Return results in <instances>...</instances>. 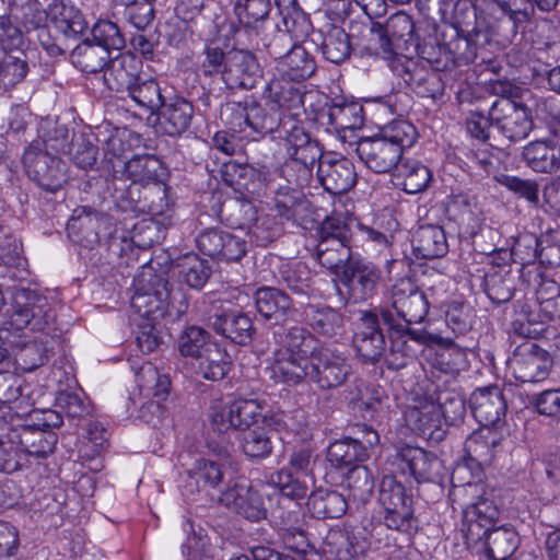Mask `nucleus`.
<instances>
[{
    "label": "nucleus",
    "instance_id": "59",
    "mask_svg": "<svg viewBox=\"0 0 560 560\" xmlns=\"http://www.w3.org/2000/svg\"><path fill=\"white\" fill-rule=\"evenodd\" d=\"M240 443L244 455L253 459L267 458L273 448L271 431L260 427L245 431Z\"/></svg>",
    "mask_w": 560,
    "mask_h": 560
},
{
    "label": "nucleus",
    "instance_id": "51",
    "mask_svg": "<svg viewBox=\"0 0 560 560\" xmlns=\"http://www.w3.org/2000/svg\"><path fill=\"white\" fill-rule=\"evenodd\" d=\"M183 281L191 289L200 290L211 277L212 269L208 260L196 254H186L176 262Z\"/></svg>",
    "mask_w": 560,
    "mask_h": 560
},
{
    "label": "nucleus",
    "instance_id": "14",
    "mask_svg": "<svg viewBox=\"0 0 560 560\" xmlns=\"http://www.w3.org/2000/svg\"><path fill=\"white\" fill-rule=\"evenodd\" d=\"M381 325V316L375 310L361 314L352 342L364 363L374 364L385 354L386 341Z\"/></svg>",
    "mask_w": 560,
    "mask_h": 560
},
{
    "label": "nucleus",
    "instance_id": "12",
    "mask_svg": "<svg viewBox=\"0 0 560 560\" xmlns=\"http://www.w3.org/2000/svg\"><path fill=\"white\" fill-rule=\"evenodd\" d=\"M137 383L145 395L156 398L144 402L140 409L138 417L143 422L158 427L164 418V407L161 400L168 395L171 380L167 374H161L156 366L147 362L141 365L136 374Z\"/></svg>",
    "mask_w": 560,
    "mask_h": 560
},
{
    "label": "nucleus",
    "instance_id": "44",
    "mask_svg": "<svg viewBox=\"0 0 560 560\" xmlns=\"http://www.w3.org/2000/svg\"><path fill=\"white\" fill-rule=\"evenodd\" d=\"M395 177L401 179L398 183L402 190L413 195L424 191L432 180V173L428 166L417 160H401L395 171Z\"/></svg>",
    "mask_w": 560,
    "mask_h": 560
},
{
    "label": "nucleus",
    "instance_id": "5",
    "mask_svg": "<svg viewBox=\"0 0 560 560\" xmlns=\"http://www.w3.org/2000/svg\"><path fill=\"white\" fill-rule=\"evenodd\" d=\"M275 4L285 30L276 27L271 34H262L259 44L278 65L298 40L308 36L313 25L298 0H275Z\"/></svg>",
    "mask_w": 560,
    "mask_h": 560
},
{
    "label": "nucleus",
    "instance_id": "40",
    "mask_svg": "<svg viewBox=\"0 0 560 560\" xmlns=\"http://www.w3.org/2000/svg\"><path fill=\"white\" fill-rule=\"evenodd\" d=\"M482 540L489 560H510L518 547L516 532L506 525L491 528Z\"/></svg>",
    "mask_w": 560,
    "mask_h": 560
},
{
    "label": "nucleus",
    "instance_id": "63",
    "mask_svg": "<svg viewBox=\"0 0 560 560\" xmlns=\"http://www.w3.org/2000/svg\"><path fill=\"white\" fill-rule=\"evenodd\" d=\"M347 487L349 497L359 503H366L374 489V477L370 469L363 465H354L347 474Z\"/></svg>",
    "mask_w": 560,
    "mask_h": 560
},
{
    "label": "nucleus",
    "instance_id": "34",
    "mask_svg": "<svg viewBox=\"0 0 560 560\" xmlns=\"http://www.w3.org/2000/svg\"><path fill=\"white\" fill-rule=\"evenodd\" d=\"M347 508V500L336 490L318 488L307 498V509L318 520L341 517Z\"/></svg>",
    "mask_w": 560,
    "mask_h": 560
},
{
    "label": "nucleus",
    "instance_id": "23",
    "mask_svg": "<svg viewBox=\"0 0 560 560\" xmlns=\"http://www.w3.org/2000/svg\"><path fill=\"white\" fill-rule=\"evenodd\" d=\"M158 112V126L170 137H179L191 126L194 105L183 96L175 95L165 100Z\"/></svg>",
    "mask_w": 560,
    "mask_h": 560
},
{
    "label": "nucleus",
    "instance_id": "46",
    "mask_svg": "<svg viewBox=\"0 0 560 560\" xmlns=\"http://www.w3.org/2000/svg\"><path fill=\"white\" fill-rule=\"evenodd\" d=\"M72 63L86 73H97L109 63V52L90 38L75 46L71 52Z\"/></svg>",
    "mask_w": 560,
    "mask_h": 560
},
{
    "label": "nucleus",
    "instance_id": "8",
    "mask_svg": "<svg viewBox=\"0 0 560 560\" xmlns=\"http://www.w3.org/2000/svg\"><path fill=\"white\" fill-rule=\"evenodd\" d=\"M350 374L351 365L345 357L329 349L319 348L311 353L310 361L298 376L296 385L308 382L320 389H332L343 385Z\"/></svg>",
    "mask_w": 560,
    "mask_h": 560
},
{
    "label": "nucleus",
    "instance_id": "17",
    "mask_svg": "<svg viewBox=\"0 0 560 560\" xmlns=\"http://www.w3.org/2000/svg\"><path fill=\"white\" fill-rule=\"evenodd\" d=\"M262 70L256 56L244 49L228 51L225 68H223V82L230 90H250L261 78Z\"/></svg>",
    "mask_w": 560,
    "mask_h": 560
},
{
    "label": "nucleus",
    "instance_id": "28",
    "mask_svg": "<svg viewBox=\"0 0 560 560\" xmlns=\"http://www.w3.org/2000/svg\"><path fill=\"white\" fill-rule=\"evenodd\" d=\"M13 441L25 455V464H28V457L44 458L52 453L57 434L51 430L34 429V425L22 424L10 429Z\"/></svg>",
    "mask_w": 560,
    "mask_h": 560
},
{
    "label": "nucleus",
    "instance_id": "2",
    "mask_svg": "<svg viewBox=\"0 0 560 560\" xmlns=\"http://www.w3.org/2000/svg\"><path fill=\"white\" fill-rule=\"evenodd\" d=\"M56 314L48 299L28 289L18 290L13 296L12 313L0 328V362L8 358L19 341L13 331L30 330L50 335Z\"/></svg>",
    "mask_w": 560,
    "mask_h": 560
},
{
    "label": "nucleus",
    "instance_id": "50",
    "mask_svg": "<svg viewBox=\"0 0 560 560\" xmlns=\"http://www.w3.org/2000/svg\"><path fill=\"white\" fill-rule=\"evenodd\" d=\"M265 94L268 102L281 110L299 108L304 102V93L289 79L272 80Z\"/></svg>",
    "mask_w": 560,
    "mask_h": 560
},
{
    "label": "nucleus",
    "instance_id": "52",
    "mask_svg": "<svg viewBox=\"0 0 560 560\" xmlns=\"http://www.w3.org/2000/svg\"><path fill=\"white\" fill-rule=\"evenodd\" d=\"M537 316L545 322L560 319V285L555 280L542 279L536 290Z\"/></svg>",
    "mask_w": 560,
    "mask_h": 560
},
{
    "label": "nucleus",
    "instance_id": "43",
    "mask_svg": "<svg viewBox=\"0 0 560 560\" xmlns=\"http://www.w3.org/2000/svg\"><path fill=\"white\" fill-rule=\"evenodd\" d=\"M279 70L290 81L311 78L316 71L314 57L299 43L278 63Z\"/></svg>",
    "mask_w": 560,
    "mask_h": 560
},
{
    "label": "nucleus",
    "instance_id": "64",
    "mask_svg": "<svg viewBox=\"0 0 560 560\" xmlns=\"http://www.w3.org/2000/svg\"><path fill=\"white\" fill-rule=\"evenodd\" d=\"M271 8V0H236L234 13L242 26L256 28L268 19Z\"/></svg>",
    "mask_w": 560,
    "mask_h": 560
},
{
    "label": "nucleus",
    "instance_id": "3",
    "mask_svg": "<svg viewBox=\"0 0 560 560\" xmlns=\"http://www.w3.org/2000/svg\"><path fill=\"white\" fill-rule=\"evenodd\" d=\"M280 148L284 151L285 162L282 168L288 183L298 187L306 185L315 164L325 155L318 140L311 137L299 119L289 120L280 129Z\"/></svg>",
    "mask_w": 560,
    "mask_h": 560
},
{
    "label": "nucleus",
    "instance_id": "42",
    "mask_svg": "<svg viewBox=\"0 0 560 560\" xmlns=\"http://www.w3.org/2000/svg\"><path fill=\"white\" fill-rule=\"evenodd\" d=\"M28 72V59L24 50L1 52L0 91H11L25 80Z\"/></svg>",
    "mask_w": 560,
    "mask_h": 560
},
{
    "label": "nucleus",
    "instance_id": "7",
    "mask_svg": "<svg viewBox=\"0 0 560 560\" xmlns=\"http://www.w3.org/2000/svg\"><path fill=\"white\" fill-rule=\"evenodd\" d=\"M490 119L508 145L527 138L534 127L529 108L512 96L501 95L492 103Z\"/></svg>",
    "mask_w": 560,
    "mask_h": 560
},
{
    "label": "nucleus",
    "instance_id": "1",
    "mask_svg": "<svg viewBox=\"0 0 560 560\" xmlns=\"http://www.w3.org/2000/svg\"><path fill=\"white\" fill-rule=\"evenodd\" d=\"M430 303L425 293L408 277L400 278L390 287L386 301L375 311L380 314L389 340L385 354L387 369L399 371L413 362L417 346L427 345L432 336L413 325L424 322Z\"/></svg>",
    "mask_w": 560,
    "mask_h": 560
},
{
    "label": "nucleus",
    "instance_id": "55",
    "mask_svg": "<svg viewBox=\"0 0 560 560\" xmlns=\"http://www.w3.org/2000/svg\"><path fill=\"white\" fill-rule=\"evenodd\" d=\"M9 15L21 23L26 32L40 28L47 21V12L37 0H11Z\"/></svg>",
    "mask_w": 560,
    "mask_h": 560
},
{
    "label": "nucleus",
    "instance_id": "9",
    "mask_svg": "<svg viewBox=\"0 0 560 560\" xmlns=\"http://www.w3.org/2000/svg\"><path fill=\"white\" fill-rule=\"evenodd\" d=\"M339 280L340 293L348 303H362L377 293L382 280V270L377 265L364 258H355L342 267Z\"/></svg>",
    "mask_w": 560,
    "mask_h": 560
},
{
    "label": "nucleus",
    "instance_id": "41",
    "mask_svg": "<svg viewBox=\"0 0 560 560\" xmlns=\"http://www.w3.org/2000/svg\"><path fill=\"white\" fill-rule=\"evenodd\" d=\"M124 163L126 173L135 183L155 185L165 176L163 162L153 154L133 155Z\"/></svg>",
    "mask_w": 560,
    "mask_h": 560
},
{
    "label": "nucleus",
    "instance_id": "27",
    "mask_svg": "<svg viewBox=\"0 0 560 560\" xmlns=\"http://www.w3.org/2000/svg\"><path fill=\"white\" fill-rule=\"evenodd\" d=\"M394 463L402 474H409L418 482L434 481L440 462L420 447L405 446L395 455Z\"/></svg>",
    "mask_w": 560,
    "mask_h": 560
},
{
    "label": "nucleus",
    "instance_id": "48",
    "mask_svg": "<svg viewBox=\"0 0 560 560\" xmlns=\"http://www.w3.org/2000/svg\"><path fill=\"white\" fill-rule=\"evenodd\" d=\"M304 314L307 325L324 337L336 336L342 327L341 314L329 306L308 304Z\"/></svg>",
    "mask_w": 560,
    "mask_h": 560
},
{
    "label": "nucleus",
    "instance_id": "19",
    "mask_svg": "<svg viewBox=\"0 0 560 560\" xmlns=\"http://www.w3.org/2000/svg\"><path fill=\"white\" fill-rule=\"evenodd\" d=\"M317 177L326 191L341 195L357 183L353 163L345 156L326 154L317 166Z\"/></svg>",
    "mask_w": 560,
    "mask_h": 560
},
{
    "label": "nucleus",
    "instance_id": "15",
    "mask_svg": "<svg viewBox=\"0 0 560 560\" xmlns=\"http://www.w3.org/2000/svg\"><path fill=\"white\" fill-rule=\"evenodd\" d=\"M24 161L30 178L46 192L56 194L68 182L66 163L49 152H28Z\"/></svg>",
    "mask_w": 560,
    "mask_h": 560
},
{
    "label": "nucleus",
    "instance_id": "54",
    "mask_svg": "<svg viewBox=\"0 0 560 560\" xmlns=\"http://www.w3.org/2000/svg\"><path fill=\"white\" fill-rule=\"evenodd\" d=\"M328 122L337 130H354L363 126V106L357 102L332 103L328 108Z\"/></svg>",
    "mask_w": 560,
    "mask_h": 560
},
{
    "label": "nucleus",
    "instance_id": "37",
    "mask_svg": "<svg viewBox=\"0 0 560 560\" xmlns=\"http://www.w3.org/2000/svg\"><path fill=\"white\" fill-rule=\"evenodd\" d=\"M369 458L368 447L359 440L345 438L332 442L327 448V460L335 468H351Z\"/></svg>",
    "mask_w": 560,
    "mask_h": 560
},
{
    "label": "nucleus",
    "instance_id": "29",
    "mask_svg": "<svg viewBox=\"0 0 560 560\" xmlns=\"http://www.w3.org/2000/svg\"><path fill=\"white\" fill-rule=\"evenodd\" d=\"M294 115L287 110H281L271 105L269 102L265 106L256 102L249 103V118L247 117L248 128L256 132L259 137L272 135L273 139L280 140V129H284V125L289 120H294Z\"/></svg>",
    "mask_w": 560,
    "mask_h": 560
},
{
    "label": "nucleus",
    "instance_id": "45",
    "mask_svg": "<svg viewBox=\"0 0 560 560\" xmlns=\"http://www.w3.org/2000/svg\"><path fill=\"white\" fill-rule=\"evenodd\" d=\"M351 247L352 242L320 240L317 241L316 257L323 267L339 275L345 265L355 259L352 258Z\"/></svg>",
    "mask_w": 560,
    "mask_h": 560
},
{
    "label": "nucleus",
    "instance_id": "31",
    "mask_svg": "<svg viewBox=\"0 0 560 560\" xmlns=\"http://www.w3.org/2000/svg\"><path fill=\"white\" fill-rule=\"evenodd\" d=\"M499 516L500 511L491 500L479 498L465 510L467 538L471 541L482 540L488 530L493 528Z\"/></svg>",
    "mask_w": 560,
    "mask_h": 560
},
{
    "label": "nucleus",
    "instance_id": "24",
    "mask_svg": "<svg viewBox=\"0 0 560 560\" xmlns=\"http://www.w3.org/2000/svg\"><path fill=\"white\" fill-rule=\"evenodd\" d=\"M210 326L217 334L240 346L248 345L256 334L252 317L236 310L212 315Z\"/></svg>",
    "mask_w": 560,
    "mask_h": 560
},
{
    "label": "nucleus",
    "instance_id": "57",
    "mask_svg": "<svg viewBox=\"0 0 560 560\" xmlns=\"http://www.w3.org/2000/svg\"><path fill=\"white\" fill-rule=\"evenodd\" d=\"M485 292L495 304L509 302L515 291L514 276L503 269H492L485 275Z\"/></svg>",
    "mask_w": 560,
    "mask_h": 560
},
{
    "label": "nucleus",
    "instance_id": "21",
    "mask_svg": "<svg viewBox=\"0 0 560 560\" xmlns=\"http://www.w3.org/2000/svg\"><path fill=\"white\" fill-rule=\"evenodd\" d=\"M475 419L482 427H495L506 413V401L498 386L477 388L469 399Z\"/></svg>",
    "mask_w": 560,
    "mask_h": 560
},
{
    "label": "nucleus",
    "instance_id": "35",
    "mask_svg": "<svg viewBox=\"0 0 560 560\" xmlns=\"http://www.w3.org/2000/svg\"><path fill=\"white\" fill-rule=\"evenodd\" d=\"M47 20L60 32L65 37H75L82 34L88 24L74 5L63 1L55 0L47 12Z\"/></svg>",
    "mask_w": 560,
    "mask_h": 560
},
{
    "label": "nucleus",
    "instance_id": "13",
    "mask_svg": "<svg viewBox=\"0 0 560 560\" xmlns=\"http://www.w3.org/2000/svg\"><path fill=\"white\" fill-rule=\"evenodd\" d=\"M476 209L475 198L464 192L453 194L446 203L445 214L450 221L458 225V235L460 237H472L475 247H479L483 254H489L495 250L494 245L481 248L479 238L491 236L494 232L489 228L477 232L478 218Z\"/></svg>",
    "mask_w": 560,
    "mask_h": 560
},
{
    "label": "nucleus",
    "instance_id": "49",
    "mask_svg": "<svg viewBox=\"0 0 560 560\" xmlns=\"http://www.w3.org/2000/svg\"><path fill=\"white\" fill-rule=\"evenodd\" d=\"M231 368L230 354L215 342L198 359V372L209 381H221Z\"/></svg>",
    "mask_w": 560,
    "mask_h": 560
},
{
    "label": "nucleus",
    "instance_id": "6",
    "mask_svg": "<svg viewBox=\"0 0 560 560\" xmlns=\"http://www.w3.org/2000/svg\"><path fill=\"white\" fill-rule=\"evenodd\" d=\"M145 265L147 261H143V270L136 280L130 305L141 319L161 320L167 313L168 281Z\"/></svg>",
    "mask_w": 560,
    "mask_h": 560
},
{
    "label": "nucleus",
    "instance_id": "26",
    "mask_svg": "<svg viewBox=\"0 0 560 560\" xmlns=\"http://www.w3.org/2000/svg\"><path fill=\"white\" fill-rule=\"evenodd\" d=\"M220 502L243 517L257 522L267 516L262 495L245 485H235L222 492Z\"/></svg>",
    "mask_w": 560,
    "mask_h": 560
},
{
    "label": "nucleus",
    "instance_id": "20",
    "mask_svg": "<svg viewBox=\"0 0 560 560\" xmlns=\"http://www.w3.org/2000/svg\"><path fill=\"white\" fill-rule=\"evenodd\" d=\"M254 301L260 317L272 325L283 326L296 314L292 299L279 288H258Z\"/></svg>",
    "mask_w": 560,
    "mask_h": 560
},
{
    "label": "nucleus",
    "instance_id": "62",
    "mask_svg": "<svg viewBox=\"0 0 560 560\" xmlns=\"http://www.w3.org/2000/svg\"><path fill=\"white\" fill-rule=\"evenodd\" d=\"M214 342L210 339V334L199 326L186 327L177 339V347L180 354L196 360Z\"/></svg>",
    "mask_w": 560,
    "mask_h": 560
},
{
    "label": "nucleus",
    "instance_id": "16",
    "mask_svg": "<svg viewBox=\"0 0 560 560\" xmlns=\"http://www.w3.org/2000/svg\"><path fill=\"white\" fill-rule=\"evenodd\" d=\"M407 425L417 434L435 443L441 442L445 434V422L439 412V406L427 395L417 399L416 404L405 412Z\"/></svg>",
    "mask_w": 560,
    "mask_h": 560
},
{
    "label": "nucleus",
    "instance_id": "25",
    "mask_svg": "<svg viewBox=\"0 0 560 560\" xmlns=\"http://www.w3.org/2000/svg\"><path fill=\"white\" fill-rule=\"evenodd\" d=\"M525 164L534 172L555 174L560 172V139L548 137L528 142L522 151Z\"/></svg>",
    "mask_w": 560,
    "mask_h": 560
},
{
    "label": "nucleus",
    "instance_id": "56",
    "mask_svg": "<svg viewBox=\"0 0 560 560\" xmlns=\"http://www.w3.org/2000/svg\"><path fill=\"white\" fill-rule=\"evenodd\" d=\"M413 48L417 55L427 61L435 72L453 69V57L447 45L440 44L436 38L429 37L423 42L416 40Z\"/></svg>",
    "mask_w": 560,
    "mask_h": 560
},
{
    "label": "nucleus",
    "instance_id": "10",
    "mask_svg": "<svg viewBox=\"0 0 560 560\" xmlns=\"http://www.w3.org/2000/svg\"><path fill=\"white\" fill-rule=\"evenodd\" d=\"M552 364L550 353L533 339H526L520 343L506 362L514 378L522 383H537L546 380Z\"/></svg>",
    "mask_w": 560,
    "mask_h": 560
},
{
    "label": "nucleus",
    "instance_id": "36",
    "mask_svg": "<svg viewBox=\"0 0 560 560\" xmlns=\"http://www.w3.org/2000/svg\"><path fill=\"white\" fill-rule=\"evenodd\" d=\"M310 203L298 191L283 189L275 197L273 217L279 218L281 224L287 222L292 226L305 228V212Z\"/></svg>",
    "mask_w": 560,
    "mask_h": 560
},
{
    "label": "nucleus",
    "instance_id": "61",
    "mask_svg": "<svg viewBox=\"0 0 560 560\" xmlns=\"http://www.w3.org/2000/svg\"><path fill=\"white\" fill-rule=\"evenodd\" d=\"M311 280V271L306 265L302 262H284L279 268V283L295 294H308Z\"/></svg>",
    "mask_w": 560,
    "mask_h": 560
},
{
    "label": "nucleus",
    "instance_id": "39",
    "mask_svg": "<svg viewBox=\"0 0 560 560\" xmlns=\"http://www.w3.org/2000/svg\"><path fill=\"white\" fill-rule=\"evenodd\" d=\"M224 465L212 459L201 458L195 462L188 470V480L185 488L192 493L194 490L217 489L223 483Z\"/></svg>",
    "mask_w": 560,
    "mask_h": 560
},
{
    "label": "nucleus",
    "instance_id": "38",
    "mask_svg": "<svg viewBox=\"0 0 560 560\" xmlns=\"http://www.w3.org/2000/svg\"><path fill=\"white\" fill-rule=\"evenodd\" d=\"M452 22L458 34L477 35L482 37V43L489 40L488 26L478 18L477 8L471 0H457L453 3Z\"/></svg>",
    "mask_w": 560,
    "mask_h": 560
},
{
    "label": "nucleus",
    "instance_id": "22",
    "mask_svg": "<svg viewBox=\"0 0 560 560\" xmlns=\"http://www.w3.org/2000/svg\"><path fill=\"white\" fill-rule=\"evenodd\" d=\"M427 395L439 406V412L445 428L458 425L464 421L466 415V402L464 397L455 389L446 385L441 377L430 381L427 384Z\"/></svg>",
    "mask_w": 560,
    "mask_h": 560
},
{
    "label": "nucleus",
    "instance_id": "33",
    "mask_svg": "<svg viewBox=\"0 0 560 560\" xmlns=\"http://www.w3.org/2000/svg\"><path fill=\"white\" fill-rule=\"evenodd\" d=\"M225 180L252 196H261L268 180L269 172L266 167L256 168L250 165L236 163L224 164Z\"/></svg>",
    "mask_w": 560,
    "mask_h": 560
},
{
    "label": "nucleus",
    "instance_id": "53",
    "mask_svg": "<svg viewBox=\"0 0 560 560\" xmlns=\"http://www.w3.org/2000/svg\"><path fill=\"white\" fill-rule=\"evenodd\" d=\"M166 219L165 217L163 219L150 217L136 223L131 236L137 247L145 250L155 244H160L165 238L171 225L170 222H166Z\"/></svg>",
    "mask_w": 560,
    "mask_h": 560
},
{
    "label": "nucleus",
    "instance_id": "4",
    "mask_svg": "<svg viewBox=\"0 0 560 560\" xmlns=\"http://www.w3.org/2000/svg\"><path fill=\"white\" fill-rule=\"evenodd\" d=\"M278 348L272 353L271 373L275 381L296 386L298 376L310 361L314 338L303 327L292 326L282 332L275 331Z\"/></svg>",
    "mask_w": 560,
    "mask_h": 560
},
{
    "label": "nucleus",
    "instance_id": "30",
    "mask_svg": "<svg viewBox=\"0 0 560 560\" xmlns=\"http://www.w3.org/2000/svg\"><path fill=\"white\" fill-rule=\"evenodd\" d=\"M412 252L417 258L435 259L448 253L444 229L436 224L420 225L412 234Z\"/></svg>",
    "mask_w": 560,
    "mask_h": 560
},
{
    "label": "nucleus",
    "instance_id": "58",
    "mask_svg": "<svg viewBox=\"0 0 560 560\" xmlns=\"http://www.w3.org/2000/svg\"><path fill=\"white\" fill-rule=\"evenodd\" d=\"M126 93L139 106L144 107L152 113L158 110L165 101L159 83L154 79L142 74Z\"/></svg>",
    "mask_w": 560,
    "mask_h": 560
},
{
    "label": "nucleus",
    "instance_id": "18",
    "mask_svg": "<svg viewBox=\"0 0 560 560\" xmlns=\"http://www.w3.org/2000/svg\"><path fill=\"white\" fill-rule=\"evenodd\" d=\"M355 151L365 166L376 174L396 171L402 160L398 147L386 142L378 135L361 138L357 143Z\"/></svg>",
    "mask_w": 560,
    "mask_h": 560
},
{
    "label": "nucleus",
    "instance_id": "47",
    "mask_svg": "<svg viewBox=\"0 0 560 560\" xmlns=\"http://www.w3.org/2000/svg\"><path fill=\"white\" fill-rule=\"evenodd\" d=\"M319 48L324 58L336 65L349 59L352 51L349 35L337 25H329L322 32Z\"/></svg>",
    "mask_w": 560,
    "mask_h": 560
},
{
    "label": "nucleus",
    "instance_id": "32",
    "mask_svg": "<svg viewBox=\"0 0 560 560\" xmlns=\"http://www.w3.org/2000/svg\"><path fill=\"white\" fill-rule=\"evenodd\" d=\"M141 61L132 54H120L109 60L104 72L107 86L116 92H127L139 80Z\"/></svg>",
    "mask_w": 560,
    "mask_h": 560
},
{
    "label": "nucleus",
    "instance_id": "60",
    "mask_svg": "<svg viewBox=\"0 0 560 560\" xmlns=\"http://www.w3.org/2000/svg\"><path fill=\"white\" fill-rule=\"evenodd\" d=\"M513 308L515 317L512 320L511 326L515 335L526 339H534L542 332L544 327L539 322V317L526 301H515L513 303Z\"/></svg>",
    "mask_w": 560,
    "mask_h": 560
},
{
    "label": "nucleus",
    "instance_id": "11",
    "mask_svg": "<svg viewBox=\"0 0 560 560\" xmlns=\"http://www.w3.org/2000/svg\"><path fill=\"white\" fill-rule=\"evenodd\" d=\"M371 42L378 46V54L390 58L397 49L413 47L418 36L410 15L397 12L389 16L384 24L375 22L371 25Z\"/></svg>",
    "mask_w": 560,
    "mask_h": 560
}]
</instances>
